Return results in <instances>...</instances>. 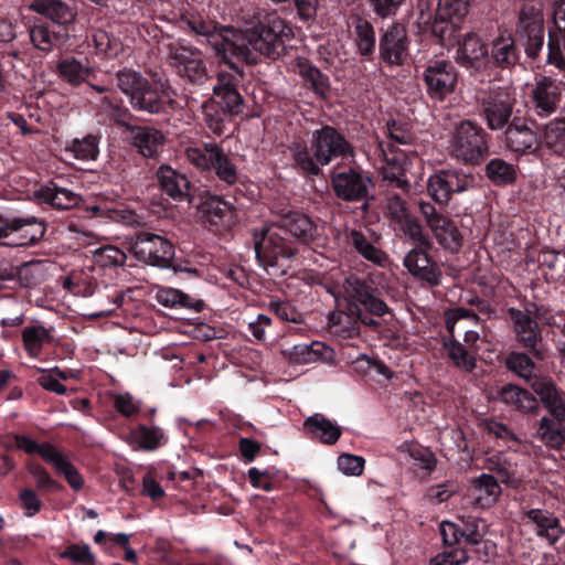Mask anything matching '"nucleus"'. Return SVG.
Wrapping results in <instances>:
<instances>
[{"mask_svg":"<svg viewBox=\"0 0 565 565\" xmlns=\"http://www.w3.org/2000/svg\"><path fill=\"white\" fill-rule=\"evenodd\" d=\"M99 110L120 125H127V120L130 116L129 110L121 106L119 100L110 98L109 96L102 97Z\"/></svg>","mask_w":565,"mask_h":565,"instance_id":"0e129e2a","label":"nucleus"},{"mask_svg":"<svg viewBox=\"0 0 565 565\" xmlns=\"http://www.w3.org/2000/svg\"><path fill=\"white\" fill-rule=\"evenodd\" d=\"M347 243L352 246L363 258L376 265H383L387 260L384 252L376 248L364 233L350 230L347 233Z\"/></svg>","mask_w":565,"mask_h":565,"instance_id":"f704fd0d","label":"nucleus"},{"mask_svg":"<svg viewBox=\"0 0 565 565\" xmlns=\"http://www.w3.org/2000/svg\"><path fill=\"white\" fill-rule=\"evenodd\" d=\"M491 57L498 66L514 65L518 61V52L511 35H501L493 40Z\"/></svg>","mask_w":565,"mask_h":565,"instance_id":"79ce46f5","label":"nucleus"},{"mask_svg":"<svg viewBox=\"0 0 565 565\" xmlns=\"http://www.w3.org/2000/svg\"><path fill=\"white\" fill-rule=\"evenodd\" d=\"M204 121L209 129L220 136L225 131L226 121L232 117L228 111H225L214 99H210L203 105Z\"/></svg>","mask_w":565,"mask_h":565,"instance_id":"5fc2aeb1","label":"nucleus"},{"mask_svg":"<svg viewBox=\"0 0 565 565\" xmlns=\"http://www.w3.org/2000/svg\"><path fill=\"white\" fill-rule=\"evenodd\" d=\"M200 218L205 225H220L232 217V205L218 196H209L199 205Z\"/></svg>","mask_w":565,"mask_h":565,"instance_id":"2f4dec72","label":"nucleus"},{"mask_svg":"<svg viewBox=\"0 0 565 565\" xmlns=\"http://www.w3.org/2000/svg\"><path fill=\"white\" fill-rule=\"evenodd\" d=\"M320 347L319 342H312L311 344L298 343L284 349L282 353L294 363L306 364L318 360Z\"/></svg>","mask_w":565,"mask_h":565,"instance_id":"13d9d810","label":"nucleus"},{"mask_svg":"<svg viewBox=\"0 0 565 565\" xmlns=\"http://www.w3.org/2000/svg\"><path fill=\"white\" fill-rule=\"evenodd\" d=\"M519 28L524 39V47L529 57L535 58L544 45V18L539 8L531 4L522 7L519 14Z\"/></svg>","mask_w":565,"mask_h":565,"instance_id":"2eb2a0df","label":"nucleus"},{"mask_svg":"<svg viewBox=\"0 0 565 565\" xmlns=\"http://www.w3.org/2000/svg\"><path fill=\"white\" fill-rule=\"evenodd\" d=\"M383 212L392 224L411 214L405 199L393 189H386L384 192Z\"/></svg>","mask_w":565,"mask_h":565,"instance_id":"3c124183","label":"nucleus"},{"mask_svg":"<svg viewBox=\"0 0 565 565\" xmlns=\"http://www.w3.org/2000/svg\"><path fill=\"white\" fill-rule=\"evenodd\" d=\"M458 524L460 527V536L470 545H478L488 532L487 523L477 516H460Z\"/></svg>","mask_w":565,"mask_h":565,"instance_id":"09e8293b","label":"nucleus"},{"mask_svg":"<svg viewBox=\"0 0 565 565\" xmlns=\"http://www.w3.org/2000/svg\"><path fill=\"white\" fill-rule=\"evenodd\" d=\"M449 152L465 164L477 166L489 156V135L477 122L462 120L455 127Z\"/></svg>","mask_w":565,"mask_h":565,"instance_id":"20e7f679","label":"nucleus"},{"mask_svg":"<svg viewBox=\"0 0 565 565\" xmlns=\"http://www.w3.org/2000/svg\"><path fill=\"white\" fill-rule=\"evenodd\" d=\"M394 226L395 230L401 232L415 246H431L430 239L424 232V228L416 215L411 213L396 222Z\"/></svg>","mask_w":565,"mask_h":565,"instance_id":"37998d69","label":"nucleus"},{"mask_svg":"<svg viewBox=\"0 0 565 565\" xmlns=\"http://www.w3.org/2000/svg\"><path fill=\"white\" fill-rule=\"evenodd\" d=\"M445 349L448 358L457 367L462 369L463 371H471L475 367V358L469 354L461 343L457 341H449L445 343Z\"/></svg>","mask_w":565,"mask_h":565,"instance_id":"680f3d73","label":"nucleus"},{"mask_svg":"<svg viewBox=\"0 0 565 565\" xmlns=\"http://www.w3.org/2000/svg\"><path fill=\"white\" fill-rule=\"evenodd\" d=\"M93 42L96 51L106 56H116L120 51L119 40L104 30H97L93 34Z\"/></svg>","mask_w":565,"mask_h":565,"instance_id":"69168bd1","label":"nucleus"},{"mask_svg":"<svg viewBox=\"0 0 565 565\" xmlns=\"http://www.w3.org/2000/svg\"><path fill=\"white\" fill-rule=\"evenodd\" d=\"M30 40L34 47L38 50L49 53L55 47L63 45L68 35L51 30L49 25L44 23L34 24L29 29Z\"/></svg>","mask_w":565,"mask_h":565,"instance_id":"72a5a7b5","label":"nucleus"},{"mask_svg":"<svg viewBox=\"0 0 565 565\" xmlns=\"http://www.w3.org/2000/svg\"><path fill=\"white\" fill-rule=\"evenodd\" d=\"M61 558H66L75 565H95L96 557L87 544H71L60 553Z\"/></svg>","mask_w":565,"mask_h":565,"instance_id":"e2e57ef3","label":"nucleus"},{"mask_svg":"<svg viewBox=\"0 0 565 565\" xmlns=\"http://www.w3.org/2000/svg\"><path fill=\"white\" fill-rule=\"evenodd\" d=\"M468 11V0H439L431 32L439 40L440 45L445 47L455 45L459 23Z\"/></svg>","mask_w":565,"mask_h":565,"instance_id":"6e6552de","label":"nucleus"},{"mask_svg":"<svg viewBox=\"0 0 565 565\" xmlns=\"http://www.w3.org/2000/svg\"><path fill=\"white\" fill-rule=\"evenodd\" d=\"M23 347L32 358L39 356L43 344L52 340L51 331L43 326H29L22 331Z\"/></svg>","mask_w":565,"mask_h":565,"instance_id":"c03bdc74","label":"nucleus"},{"mask_svg":"<svg viewBox=\"0 0 565 565\" xmlns=\"http://www.w3.org/2000/svg\"><path fill=\"white\" fill-rule=\"evenodd\" d=\"M99 140L95 135L75 138L65 147V151L82 161L95 160L98 156Z\"/></svg>","mask_w":565,"mask_h":565,"instance_id":"de8ad7c7","label":"nucleus"},{"mask_svg":"<svg viewBox=\"0 0 565 565\" xmlns=\"http://www.w3.org/2000/svg\"><path fill=\"white\" fill-rule=\"evenodd\" d=\"M430 247L431 246H415L406 254L403 263L413 276L430 285H438L440 270L437 263L434 262L428 254Z\"/></svg>","mask_w":565,"mask_h":565,"instance_id":"4be33fe9","label":"nucleus"},{"mask_svg":"<svg viewBox=\"0 0 565 565\" xmlns=\"http://www.w3.org/2000/svg\"><path fill=\"white\" fill-rule=\"evenodd\" d=\"M157 177L162 191L175 201H183L190 196V181L186 175L169 166H161Z\"/></svg>","mask_w":565,"mask_h":565,"instance_id":"c85d7f7f","label":"nucleus"},{"mask_svg":"<svg viewBox=\"0 0 565 565\" xmlns=\"http://www.w3.org/2000/svg\"><path fill=\"white\" fill-rule=\"evenodd\" d=\"M505 366L525 381L534 380L535 363L524 352H511L505 356Z\"/></svg>","mask_w":565,"mask_h":565,"instance_id":"4d7b16f0","label":"nucleus"},{"mask_svg":"<svg viewBox=\"0 0 565 565\" xmlns=\"http://www.w3.org/2000/svg\"><path fill=\"white\" fill-rule=\"evenodd\" d=\"M504 143L514 152H532L537 148V135L525 118L514 117L504 131Z\"/></svg>","mask_w":565,"mask_h":565,"instance_id":"b1692460","label":"nucleus"},{"mask_svg":"<svg viewBox=\"0 0 565 565\" xmlns=\"http://www.w3.org/2000/svg\"><path fill=\"white\" fill-rule=\"evenodd\" d=\"M134 437L141 449L151 451L162 444L164 434L160 427L140 425L134 433Z\"/></svg>","mask_w":565,"mask_h":565,"instance_id":"052dcab7","label":"nucleus"},{"mask_svg":"<svg viewBox=\"0 0 565 565\" xmlns=\"http://www.w3.org/2000/svg\"><path fill=\"white\" fill-rule=\"evenodd\" d=\"M342 295L354 315H361V309L377 317H383L388 312V306L382 299L381 290L376 287L373 275L351 274L347 276L342 284Z\"/></svg>","mask_w":565,"mask_h":565,"instance_id":"39448f33","label":"nucleus"},{"mask_svg":"<svg viewBox=\"0 0 565 565\" xmlns=\"http://www.w3.org/2000/svg\"><path fill=\"white\" fill-rule=\"evenodd\" d=\"M427 95L435 100H444L456 89L458 73L450 61L430 63L423 74Z\"/></svg>","mask_w":565,"mask_h":565,"instance_id":"ddd939ff","label":"nucleus"},{"mask_svg":"<svg viewBox=\"0 0 565 565\" xmlns=\"http://www.w3.org/2000/svg\"><path fill=\"white\" fill-rule=\"evenodd\" d=\"M371 186V178L354 169L332 175V188L337 196L343 201L359 202L366 200Z\"/></svg>","mask_w":565,"mask_h":565,"instance_id":"6ab92c4d","label":"nucleus"},{"mask_svg":"<svg viewBox=\"0 0 565 565\" xmlns=\"http://www.w3.org/2000/svg\"><path fill=\"white\" fill-rule=\"evenodd\" d=\"M524 519L533 524L535 534L554 545L564 535L565 530L561 525L558 518L547 510L531 509L524 512Z\"/></svg>","mask_w":565,"mask_h":565,"instance_id":"393cba45","label":"nucleus"},{"mask_svg":"<svg viewBox=\"0 0 565 565\" xmlns=\"http://www.w3.org/2000/svg\"><path fill=\"white\" fill-rule=\"evenodd\" d=\"M380 57L388 65H401L408 54V38L403 24L394 22L383 31L379 43Z\"/></svg>","mask_w":565,"mask_h":565,"instance_id":"aec40b11","label":"nucleus"},{"mask_svg":"<svg viewBox=\"0 0 565 565\" xmlns=\"http://www.w3.org/2000/svg\"><path fill=\"white\" fill-rule=\"evenodd\" d=\"M131 249L143 263L161 268H171L175 250L166 237L150 232H141L136 236Z\"/></svg>","mask_w":565,"mask_h":565,"instance_id":"9d476101","label":"nucleus"},{"mask_svg":"<svg viewBox=\"0 0 565 565\" xmlns=\"http://www.w3.org/2000/svg\"><path fill=\"white\" fill-rule=\"evenodd\" d=\"M288 149L291 153L295 163L303 172L312 175H317L320 173V168L316 163L312 152L311 150L308 149L307 143L305 141L292 140L288 145Z\"/></svg>","mask_w":565,"mask_h":565,"instance_id":"864d4df0","label":"nucleus"},{"mask_svg":"<svg viewBox=\"0 0 565 565\" xmlns=\"http://www.w3.org/2000/svg\"><path fill=\"white\" fill-rule=\"evenodd\" d=\"M171 103L172 97L168 89L159 88L148 81L129 104L137 111L156 115L166 113Z\"/></svg>","mask_w":565,"mask_h":565,"instance_id":"5701e85b","label":"nucleus"},{"mask_svg":"<svg viewBox=\"0 0 565 565\" xmlns=\"http://www.w3.org/2000/svg\"><path fill=\"white\" fill-rule=\"evenodd\" d=\"M473 185V178L456 170H441L429 177L427 192L440 204L449 202L454 193L468 191Z\"/></svg>","mask_w":565,"mask_h":565,"instance_id":"4468645a","label":"nucleus"},{"mask_svg":"<svg viewBox=\"0 0 565 565\" xmlns=\"http://www.w3.org/2000/svg\"><path fill=\"white\" fill-rule=\"evenodd\" d=\"M168 66L183 81L202 86L211 79L204 55L195 46L181 41H170L163 44Z\"/></svg>","mask_w":565,"mask_h":565,"instance_id":"7ed1b4c3","label":"nucleus"},{"mask_svg":"<svg viewBox=\"0 0 565 565\" xmlns=\"http://www.w3.org/2000/svg\"><path fill=\"white\" fill-rule=\"evenodd\" d=\"M456 43L459 44L456 61L462 66L478 67L488 56V50L484 43L478 34L473 32L466 33L462 40L459 39V34L457 33L455 44Z\"/></svg>","mask_w":565,"mask_h":565,"instance_id":"bb28decb","label":"nucleus"},{"mask_svg":"<svg viewBox=\"0 0 565 565\" xmlns=\"http://www.w3.org/2000/svg\"><path fill=\"white\" fill-rule=\"evenodd\" d=\"M226 63L231 72L221 71L216 76V84L213 86V93H239L238 86L242 83L244 71L236 65L234 56L228 54L227 58H218Z\"/></svg>","mask_w":565,"mask_h":565,"instance_id":"4c0bfd02","label":"nucleus"},{"mask_svg":"<svg viewBox=\"0 0 565 565\" xmlns=\"http://www.w3.org/2000/svg\"><path fill=\"white\" fill-rule=\"evenodd\" d=\"M148 81L141 73L128 67L116 73V85L128 97L129 103L135 97V94H138L147 85Z\"/></svg>","mask_w":565,"mask_h":565,"instance_id":"a18cd8bd","label":"nucleus"},{"mask_svg":"<svg viewBox=\"0 0 565 565\" xmlns=\"http://www.w3.org/2000/svg\"><path fill=\"white\" fill-rule=\"evenodd\" d=\"M497 398L524 414L537 415L541 411L537 398L527 390L513 384H505L499 391Z\"/></svg>","mask_w":565,"mask_h":565,"instance_id":"a878e982","label":"nucleus"},{"mask_svg":"<svg viewBox=\"0 0 565 565\" xmlns=\"http://www.w3.org/2000/svg\"><path fill=\"white\" fill-rule=\"evenodd\" d=\"M15 447L28 455H39L44 461L50 463L54 460L57 449L50 443L38 444L35 440L24 435H14Z\"/></svg>","mask_w":565,"mask_h":565,"instance_id":"6e6d98bb","label":"nucleus"},{"mask_svg":"<svg viewBox=\"0 0 565 565\" xmlns=\"http://www.w3.org/2000/svg\"><path fill=\"white\" fill-rule=\"evenodd\" d=\"M486 175L497 185H507L515 181L516 170L512 163L494 158L487 163Z\"/></svg>","mask_w":565,"mask_h":565,"instance_id":"603ef678","label":"nucleus"},{"mask_svg":"<svg viewBox=\"0 0 565 565\" xmlns=\"http://www.w3.org/2000/svg\"><path fill=\"white\" fill-rule=\"evenodd\" d=\"M180 23L181 28L188 30L190 33L205 38L217 58L228 57V51L222 52V49L217 46L223 45L225 47L224 44L230 38V31H232V28L223 29L222 32L218 33L214 21L195 13L183 14L180 19Z\"/></svg>","mask_w":565,"mask_h":565,"instance_id":"a211bd4d","label":"nucleus"},{"mask_svg":"<svg viewBox=\"0 0 565 565\" xmlns=\"http://www.w3.org/2000/svg\"><path fill=\"white\" fill-rule=\"evenodd\" d=\"M41 198L46 203L60 210H71L77 206L82 201L79 194L56 185L43 188L41 190Z\"/></svg>","mask_w":565,"mask_h":565,"instance_id":"a19ab883","label":"nucleus"},{"mask_svg":"<svg viewBox=\"0 0 565 565\" xmlns=\"http://www.w3.org/2000/svg\"><path fill=\"white\" fill-rule=\"evenodd\" d=\"M565 93V82L552 76H540L530 93V104L540 117H548L559 108Z\"/></svg>","mask_w":565,"mask_h":565,"instance_id":"f8f14e48","label":"nucleus"},{"mask_svg":"<svg viewBox=\"0 0 565 565\" xmlns=\"http://www.w3.org/2000/svg\"><path fill=\"white\" fill-rule=\"evenodd\" d=\"M58 475L64 476L68 484L74 490H81L84 486V480L73 463L60 451L50 462Z\"/></svg>","mask_w":565,"mask_h":565,"instance_id":"bf43d9fd","label":"nucleus"},{"mask_svg":"<svg viewBox=\"0 0 565 565\" xmlns=\"http://www.w3.org/2000/svg\"><path fill=\"white\" fill-rule=\"evenodd\" d=\"M29 9L58 25L71 24L77 17L76 9L62 0H33Z\"/></svg>","mask_w":565,"mask_h":565,"instance_id":"cd10ccee","label":"nucleus"},{"mask_svg":"<svg viewBox=\"0 0 565 565\" xmlns=\"http://www.w3.org/2000/svg\"><path fill=\"white\" fill-rule=\"evenodd\" d=\"M256 22L245 31L232 29L230 38L218 46L222 52L237 61L255 65L264 56L269 60L279 58L286 50V43L294 38V31L288 22L276 11H259L255 15Z\"/></svg>","mask_w":565,"mask_h":565,"instance_id":"f257e3e1","label":"nucleus"},{"mask_svg":"<svg viewBox=\"0 0 565 565\" xmlns=\"http://www.w3.org/2000/svg\"><path fill=\"white\" fill-rule=\"evenodd\" d=\"M131 142L146 158L156 157L164 143V135L153 127L131 128Z\"/></svg>","mask_w":565,"mask_h":565,"instance_id":"c756f323","label":"nucleus"},{"mask_svg":"<svg viewBox=\"0 0 565 565\" xmlns=\"http://www.w3.org/2000/svg\"><path fill=\"white\" fill-rule=\"evenodd\" d=\"M317 231V225L307 214L281 211L260 234H254L256 258L264 267L277 266L279 259H291L299 246L313 242Z\"/></svg>","mask_w":565,"mask_h":565,"instance_id":"f03ea898","label":"nucleus"},{"mask_svg":"<svg viewBox=\"0 0 565 565\" xmlns=\"http://www.w3.org/2000/svg\"><path fill=\"white\" fill-rule=\"evenodd\" d=\"M509 318L513 323L515 340L526 349L534 358L542 360L541 344L543 341L542 330L535 319L529 312L516 308L508 309Z\"/></svg>","mask_w":565,"mask_h":565,"instance_id":"f3484780","label":"nucleus"},{"mask_svg":"<svg viewBox=\"0 0 565 565\" xmlns=\"http://www.w3.org/2000/svg\"><path fill=\"white\" fill-rule=\"evenodd\" d=\"M354 40L361 55L367 56L375 50V31L371 22L356 17L353 21Z\"/></svg>","mask_w":565,"mask_h":565,"instance_id":"49530a36","label":"nucleus"},{"mask_svg":"<svg viewBox=\"0 0 565 565\" xmlns=\"http://www.w3.org/2000/svg\"><path fill=\"white\" fill-rule=\"evenodd\" d=\"M486 468L497 473V479L510 487H519L521 480L516 475V465L504 454H494L487 459Z\"/></svg>","mask_w":565,"mask_h":565,"instance_id":"e433bc0d","label":"nucleus"},{"mask_svg":"<svg viewBox=\"0 0 565 565\" xmlns=\"http://www.w3.org/2000/svg\"><path fill=\"white\" fill-rule=\"evenodd\" d=\"M303 427L311 438L326 445L335 444L342 434L340 426L319 413L309 416L303 422Z\"/></svg>","mask_w":565,"mask_h":565,"instance_id":"7c9ffc66","label":"nucleus"},{"mask_svg":"<svg viewBox=\"0 0 565 565\" xmlns=\"http://www.w3.org/2000/svg\"><path fill=\"white\" fill-rule=\"evenodd\" d=\"M156 299L164 307L192 309L196 312H200L204 306L203 300L194 299L173 288H160L157 291Z\"/></svg>","mask_w":565,"mask_h":565,"instance_id":"c9c22d12","label":"nucleus"},{"mask_svg":"<svg viewBox=\"0 0 565 565\" xmlns=\"http://www.w3.org/2000/svg\"><path fill=\"white\" fill-rule=\"evenodd\" d=\"M45 225L35 216L7 218L0 225V244L9 247L34 245L43 238Z\"/></svg>","mask_w":565,"mask_h":565,"instance_id":"9b49d317","label":"nucleus"},{"mask_svg":"<svg viewBox=\"0 0 565 565\" xmlns=\"http://www.w3.org/2000/svg\"><path fill=\"white\" fill-rule=\"evenodd\" d=\"M553 417L543 416L534 433V438L552 449H561L565 444V427Z\"/></svg>","mask_w":565,"mask_h":565,"instance_id":"473e14b6","label":"nucleus"},{"mask_svg":"<svg viewBox=\"0 0 565 565\" xmlns=\"http://www.w3.org/2000/svg\"><path fill=\"white\" fill-rule=\"evenodd\" d=\"M185 158L202 171L213 170L217 178L227 184H234L238 179L236 166L224 150L214 142H206L202 147L186 148Z\"/></svg>","mask_w":565,"mask_h":565,"instance_id":"423d86ee","label":"nucleus"},{"mask_svg":"<svg viewBox=\"0 0 565 565\" xmlns=\"http://www.w3.org/2000/svg\"><path fill=\"white\" fill-rule=\"evenodd\" d=\"M95 260L102 266H122L126 263V254L119 248L107 245L94 253Z\"/></svg>","mask_w":565,"mask_h":565,"instance_id":"338daca9","label":"nucleus"},{"mask_svg":"<svg viewBox=\"0 0 565 565\" xmlns=\"http://www.w3.org/2000/svg\"><path fill=\"white\" fill-rule=\"evenodd\" d=\"M302 77L310 83L312 89L319 94L324 95L329 88L328 77L324 76L317 67L309 64L300 66Z\"/></svg>","mask_w":565,"mask_h":565,"instance_id":"774afa93","label":"nucleus"},{"mask_svg":"<svg viewBox=\"0 0 565 565\" xmlns=\"http://www.w3.org/2000/svg\"><path fill=\"white\" fill-rule=\"evenodd\" d=\"M436 222L430 230L438 243L446 249L458 252L462 245V236L458 227L445 216Z\"/></svg>","mask_w":565,"mask_h":565,"instance_id":"58836bf2","label":"nucleus"},{"mask_svg":"<svg viewBox=\"0 0 565 565\" xmlns=\"http://www.w3.org/2000/svg\"><path fill=\"white\" fill-rule=\"evenodd\" d=\"M60 76L71 85H79L89 73L88 63H83L75 57H67L57 64Z\"/></svg>","mask_w":565,"mask_h":565,"instance_id":"8fccbe9b","label":"nucleus"},{"mask_svg":"<svg viewBox=\"0 0 565 565\" xmlns=\"http://www.w3.org/2000/svg\"><path fill=\"white\" fill-rule=\"evenodd\" d=\"M515 99L508 88H493L478 97L481 118L491 130L503 129L509 125Z\"/></svg>","mask_w":565,"mask_h":565,"instance_id":"1a4fd4ad","label":"nucleus"},{"mask_svg":"<svg viewBox=\"0 0 565 565\" xmlns=\"http://www.w3.org/2000/svg\"><path fill=\"white\" fill-rule=\"evenodd\" d=\"M310 150L318 166H327L335 159L353 156V147L347 138L328 125L312 131Z\"/></svg>","mask_w":565,"mask_h":565,"instance_id":"0eeeda50","label":"nucleus"},{"mask_svg":"<svg viewBox=\"0 0 565 565\" xmlns=\"http://www.w3.org/2000/svg\"><path fill=\"white\" fill-rule=\"evenodd\" d=\"M531 387L540 397L548 416L558 423H565V392L558 388L555 382L546 376L535 377L531 382Z\"/></svg>","mask_w":565,"mask_h":565,"instance_id":"412c9836","label":"nucleus"},{"mask_svg":"<svg viewBox=\"0 0 565 565\" xmlns=\"http://www.w3.org/2000/svg\"><path fill=\"white\" fill-rule=\"evenodd\" d=\"M473 489L477 493L475 497V502L480 507H489L493 504L501 493L498 479L488 473H482L477 479H475Z\"/></svg>","mask_w":565,"mask_h":565,"instance_id":"ea45409f","label":"nucleus"},{"mask_svg":"<svg viewBox=\"0 0 565 565\" xmlns=\"http://www.w3.org/2000/svg\"><path fill=\"white\" fill-rule=\"evenodd\" d=\"M546 64L565 76V0L553 4V28L548 30Z\"/></svg>","mask_w":565,"mask_h":565,"instance_id":"dca6fc26","label":"nucleus"}]
</instances>
